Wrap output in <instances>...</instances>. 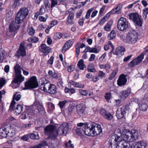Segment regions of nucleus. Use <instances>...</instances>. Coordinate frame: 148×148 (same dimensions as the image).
<instances>
[{
    "label": "nucleus",
    "mask_w": 148,
    "mask_h": 148,
    "mask_svg": "<svg viewBox=\"0 0 148 148\" xmlns=\"http://www.w3.org/2000/svg\"><path fill=\"white\" fill-rule=\"evenodd\" d=\"M66 101V100H64L62 101H60L59 103V105L61 108H63L65 106Z\"/></svg>",
    "instance_id": "nucleus-57"
},
{
    "label": "nucleus",
    "mask_w": 148,
    "mask_h": 148,
    "mask_svg": "<svg viewBox=\"0 0 148 148\" xmlns=\"http://www.w3.org/2000/svg\"><path fill=\"white\" fill-rule=\"evenodd\" d=\"M18 26L14 23H12L10 24L9 27V32H15L19 29Z\"/></svg>",
    "instance_id": "nucleus-28"
},
{
    "label": "nucleus",
    "mask_w": 148,
    "mask_h": 148,
    "mask_svg": "<svg viewBox=\"0 0 148 148\" xmlns=\"http://www.w3.org/2000/svg\"><path fill=\"white\" fill-rule=\"evenodd\" d=\"M131 92L130 88H128L127 90H123L121 92L119 96L121 99L122 100L125 99L128 97Z\"/></svg>",
    "instance_id": "nucleus-21"
},
{
    "label": "nucleus",
    "mask_w": 148,
    "mask_h": 148,
    "mask_svg": "<svg viewBox=\"0 0 148 148\" xmlns=\"http://www.w3.org/2000/svg\"><path fill=\"white\" fill-rule=\"evenodd\" d=\"M40 51L43 53H48L50 52L51 49L50 48L47 47L44 44H42L41 46Z\"/></svg>",
    "instance_id": "nucleus-31"
},
{
    "label": "nucleus",
    "mask_w": 148,
    "mask_h": 148,
    "mask_svg": "<svg viewBox=\"0 0 148 148\" xmlns=\"http://www.w3.org/2000/svg\"><path fill=\"white\" fill-rule=\"evenodd\" d=\"M77 113L80 116H83L85 114V107L83 104H80L76 106Z\"/></svg>",
    "instance_id": "nucleus-16"
},
{
    "label": "nucleus",
    "mask_w": 148,
    "mask_h": 148,
    "mask_svg": "<svg viewBox=\"0 0 148 148\" xmlns=\"http://www.w3.org/2000/svg\"><path fill=\"white\" fill-rule=\"evenodd\" d=\"M98 77L101 78H105L106 77V74L102 71H99L98 73Z\"/></svg>",
    "instance_id": "nucleus-47"
},
{
    "label": "nucleus",
    "mask_w": 148,
    "mask_h": 148,
    "mask_svg": "<svg viewBox=\"0 0 148 148\" xmlns=\"http://www.w3.org/2000/svg\"><path fill=\"white\" fill-rule=\"evenodd\" d=\"M32 107L27 109L25 111L27 115L29 117H30V116L34 114V112L32 109Z\"/></svg>",
    "instance_id": "nucleus-41"
},
{
    "label": "nucleus",
    "mask_w": 148,
    "mask_h": 148,
    "mask_svg": "<svg viewBox=\"0 0 148 148\" xmlns=\"http://www.w3.org/2000/svg\"><path fill=\"white\" fill-rule=\"evenodd\" d=\"M92 10V8L88 10L85 16L86 18L88 19L89 18L90 13Z\"/></svg>",
    "instance_id": "nucleus-56"
},
{
    "label": "nucleus",
    "mask_w": 148,
    "mask_h": 148,
    "mask_svg": "<svg viewBox=\"0 0 148 148\" xmlns=\"http://www.w3.org/2000/svg\"><path fill=\"white\" fill-rule=\"evenodd\" d=\"M125 51V49L124 47H118L116 49L115 53L114 54L116 55L119 57H121L124 54Z\"/></svg>",
    "instance_id": "nucleus-24"
},
{
    "label": "nucleus",
    "mask_w": 148,
    "mask_h": 148,
    "mask_svg": "<svg viewBox=\"0 0 148 148\" xmlns=\"http://www.w3.org/2000/svg\"><path fill=\"white\" fill-rule=\"evenodd\" d=\"M73 42L71 40H69L67 41L64 45L62 49V51L63 53L65 52L66 50L70 47L73 44Z\"/></svg>",
    "instance_id": "nucleus-27"
},
{
    "label": "nucleus",
    "mask_w": 148,
    "mask_h": 148,
    "mask_svg": "<svg viewBox=\"0 0 148 148\" xmlns=\"http://www.w3.org/2000/svg\"><path fill=\"white\" fill-rule=\"evenodd\" d=\"M75 109V107L73 106H69L68 109V113L70 115L73 113L74 112V110Z\"/></svg>",
    "instance_id": "nucleus-45"
},
{
    "label": "nucleus",
    "mask_w": 148,
    "mask_h": 148,
    "mask_svg": "<svg viewBox=\"0 0 148 148\" xmlns=\"http://www.w3.org/2000/svg\"><path fill=\"white\" fill-rule=\"evenodd\" d=\"M94 65L93 64H90L88 68V71L89 72L95 73L96 72V70L94 68Z\"/></svg>",
    "instance_id": "nucleus-39"
},
{
    "label": "nucleus",
    "mask_w": 148,
    "mask_h": 148,
    "mask_svg": "<svg viewBox=\"0 0 148 148\" xmlns=\"http://www.w3.org/2000/svg\"><path fill=\"white\" fill-rule=\"evenodd\" d=\"M112 24V22L110 21L107 23L106 25L104 27L105 30L107 31H109L110 30Z\"/></svg>",
    "instance_id": "nucleus-36"
},
{
    "label": "nucleus",
    "mask_w": 148,
    "mask_h": 148,
    "mask_svg": "<svg viewBox=\"0 0 148 148\" xmlns=\"http://www.w3.org/2000/svg\"><path fill=\"white\" fill-rule=\"evenodd\" d=\"M84 133L87 135L93 136L92 128H91V125L89 127H86L84 131Z\"/></svg>",
    "instance_id": "nucleus-29"
},
{
    "label": "nucleus",
    "mask_w": 148,
    "mask_h": 148,
    "mask_svg": "<svg viewBox=\"0 0 148 148\" xmlns=\"http://www.w3.org/2000/svg\"><path fill=\"white\" fill-rule=\"evenodd\" d=\"M114 136L115 138L113 141L117 142L121 141V132L120 129L118 128L116 129L114 132Z\"/></svg>",
    "instance_id": "nucleus-23"
},
{
    "label": "nucleus",
    "mask_w": 148,
    "mask_h": 148,
    "mask_svg": "<svg viewBox=\"0 0 148 148\" xmlns=\"http://www.w3.org/2000/svg\"><path fill=\"white\" fill-rule=\"evenodd\" d=\"M62 34L60 33H55L53 37V38L55 40L60 39L62 37Z\"/></svg>",
    "instance_id": "nucleus-43"
},
{
    "label": "nucleus",
    "mask_w": 148,
    "mask_h": 148,
    "mask_svg": "<svg viewBox=\"0 0 148 148\" xmlns=\"http://www.w3.org/2000/svg\"><path fill=\"white\" fill-rule=\"evenodd\" d=\"M101 47L99 46H96L92 48L91 53H98L100 51Z\"/></svg>",
    "instance_id": "nucleus-35"
},
{
    "label": "nucleus",
    "mask_w": 148,
    "mask_h": 148,
    "mask_svg": "<svg viewBox=\"0 0 148 148\" xmlns=\"http://www.w3.org/2000/svg\"><path fill=\"white\" fill-rule=\"evenodd\" d=\"M106 56V53L103 54L99 59L98 61L99 62L101 63L103 60L105 58Z\"/></svg>",
    "instance_id": "nucleus-55"
},
{
    "label": "nucleus",
    "mask_w": 148,
    "mask_h": 148,
    "mask_svg": "<svg viewBox=\"0 0 148 148\" xmlns=\"http://www.w3.org/2000/svg\"><path fill=\"white\" fill-rule=\"evenodd\" d=\"M118 70L117 69H116L114 70L110 74L109 77V79L110 80L114 78L116 74L117 73Z\"/></svg>",
    "instance_id": "nucleus-38"
},
{
    "label": "nucleus",
    "mask_w": 148,
    "mask_h": 148,
    "mask_svg": "<svg viewBox=\"0 0 148 148\" xmlns=\"http://www.w3.org/2000/svg\"><path fill=\"white\" fill-rule=\"evenodd\" d=\"M77 65L78 67L82 70H84L86 68V65L84 63V61L82 59L80 60L79 61Z\"/></svg>",
    "instance_id": "nucleus-34"
},
{
    "label": "nucleus",
    "mask_w": 148,
    "mask_h": 148,
    "mask_svg": "<svg viewBox=\"0 0 148 148\" xmlns=\"http://www.w3.org/2000/svg\"><path fill=\"white\" fill-rule=\"evenodd\" d=\"M82 12L81 10H79L76 13V16L77 18H79L81 16Z\"/></svg>",
    "instance_id": "nucleus-61"
},
{
    "label": "nucleus",
    "mask_w": 148,
    "mask_h": 148,
    "mask_svg": "<svg viewBox=\"0 0 148 148\" xmlns=\"http://www.w3.org/2000/svg\"><path fill=\"white\" fill-rule=\"evenodd\" d=\"M34 109V111L37 113H39L43 111L44 108L42 104L39 102H34L32 106Z\"/></svg>",
    "instance_id": "nucleus-13"
},
{
    "label": "nucleus",
    "mask_w": 148,
    "mask_h": 148,
    "mask_svg": "<svg viewBox=\"0 0 148 148\" xmlns=\"http://www.w3.org/2000/svg\"><path fill=\"white\" fill-rule=\"evenodd\" d=\"M38 86V83L37 82L36 77L33 76L31 77L27 82L25 84V86L26 89H30L36 88Z\"/></svg>",
    "instance_id": "nucleus-6"
},
{
    "label": "nucleus",
    "mask_w": 148,
    "mask_h": 148,
    "mask_svg": "<svg viewBox=\"0 0 148 148\" xmlns=\"http://www.w3.org/2000/svg\"><path fill=\"white\" fill-rule=\"evenodd\" d=\"M79 92L81 95L84 96H86L88 93V92L87 90H83L82 89H79Z\"/></svg>",
    "instance_id": "nucleus-48"
},
{
    "label": "nucleus",
    "mask_w": 148,
    "mask_h": 148,
    "mask_svg": "<svg viewBox=\"0 0 148 148\" xmlns=\"http://www.w3.org/2000/svg\"><path fill=\"white\" fill-rule=\"evenodd\" d=\"M138 39L137 32L134 30H130L126 36L127 42L130 44H134L136 42Z\"/></svg>",
    "instance_id": "nucleus-4"
},
{
    "label": "nucleus",
    "mask_w": 148,
    "mask_h": 148,
    "mask_svg": "<svg viewBox=\"0 0 148 148\" xmlns=\"http://www.w3.org/2000/svg\"><path fill=\"white\" fill-rule=\"evenodd\" d=\"M138 136L137 131L132 130L131 131L124 129L122 132L121 141H124L126 143L132 142L136 140Z\"/></svg>",
    "instance_id": "nucleus-2"
},
{
    "label": "nucleus",
    "mask_w": 148,
    "mask_h": 148,
    "mask_svg": "<svg viewBox=\"0 0 148 148\" xmlns=\"http://www.w3.org/2000/svg\"><path fill=\"white\" fill-rule=\"evenodd\" d=\"M28 10L27 8L21 9L16 14L15 18L16 23L19 24L22 23L28 15Z\"/></svg>",
    "instance_id": "nucleus-3"
},
{
    "label": "nucleus",
    "mask_w": 148,
    "mask_h": 148,
    "mask_svg": "<svg viewBox=\"0 0 148 148\" xmlns=\"http://www.w3.org/2000/svg\"><path fill=\"white\" fill-rule=\"evenodd\" d=\"M23 110V107L21 104H18L14 107L13 111L14 113L16 115L20 114Z\"/></svg>",
    "instance_id": "nucleus-25"
},
{
    "label": "nucleus",
    "mask_w": 148,
    "mask_h": 148,
    "mask_svg": "<svg viewBox=\"0 0 148 148\" xmlns=\"http://www.w3.org/2000/svg\"><path fill=\"white\" fill-rule=\"evenodd\" d=\"M80 46L79 45L77 44L75 47V51L76 53V56L77 57L79 55V53L80 52L79 50Z\"/></svg>",
    "instance_id": "nucleus-53"
},
{
    "label": "nucleus",
    "mask_w": 148,
    "mask_h": 148,
    "mask_svg": "<svg viewBox=\"0 0 148 148\" xmlns=\"http://www.w3.org/2000/svg\"><path fill=\"white\" fill-rule=\"evenodd\" d=\"M39 83L41 84L40 86V89L45 92H47L48 90L51 85L50 83L46 81L44 78L41 79V81Z\"/></svg>",
    "instance_id": "nucleus-9"
},
{
    "label": "nucleus",
    "mask_w": 148,
    "mask_h": 148,
    "mask_svg": "<svg viewBox=\"0 0 148 148\" xmlns=\"http://www.w3.org/2000/svg\"><path fill=\"white\" fill-rule=\"evenodd\" d=\"M75 130L77 134L79 135H82L83 133H84V131L81 127H75Z\"/></svg>",
    "instance_id": "nucleus-37"
},
{
    "label": "nucleus",
    "mask_w": 148,
    "mask_h": 148,
    "mask_svg": "<svg viewBox=\"0 0 148 148\" xmlns=\"http://www.w3.org/2000/svg\"><path fill=\"white\" fill-rule=\"evenodd\" d=\"M65 14H68V16L66 19L67 23L71 25L73 24L74 16L73 13L67 10L65 12Z\"/></svg>",
    "instance_id": "nucleus-15"
},
{
    "label": "nucleus",
    "mask_w": 148,
    "mask_h": 148,
    "mask_svg": "<svg viewBox=\"0 0 148 148\" xmlns=\"http://www.w3.org/2000/svg\"><path fill=\"white\" fill-rule=\"evenodd\" d=\"M116 34L115 32L112 31L108 35V38L110 40H111L114 38L116 36Z\"/></svg>",
    "instance_id": "nucleus-42"
},
{
    "label": "nucleus",
    "mask_w": 148,
    "mask_h": 148,
    "mask_svg": "<svg viewBox=\"0 0 148 148\" xmlns=\"http://www.w3.org/2000/svg\"><path fill=\"white\" fill-rule=\"evenodd\" d=\"M99 79V78L98 76H93L92 78V81L94 82H96Z\"/></svg>",
    "instance_id": "nucleus-64"
},
{
    "label": "nucleus",
    "mask_w": 148,
    "mask_h": 148,
    "mask_svg": "<svg viewBox=\"0 0 148 148\" xmlns=\"http://www.w3.org/2000/svg\"><path fill=\"white\" fill-rule=\"evenodd\" d=\"M68 123H64L60 125L57 130H56L55 126H48L45 128V134L48 136L51 139H55L58 135H63L66 133L68 128Z\"/></svg>",
    "instance_id": "nucleus-1"
},
{
    "label": "nucleus",
    "mask_w": 148,
    "mask_h": 148,
    "mask_svg": "<svg viewBox=\"0 0 148 148\" xmlns=\"http://www.w3.org/2000/svg\"><path fill=\"white\" fill-rule=\"evenodd\" d=\"M21 97V95L20 94H18V93H16L14 95L13 97V100L11 103L9 110L10 111L13 109V106L15 104V102L14 100H15L16 101H18L20 99Z\"/></svg>",
    "instance_id": "nucleus-22"
},
{
    "label": "nucleus",
    "mask_w": 148,
    "mask_h": 148,
    "mask_svg": "<svg viewBox=\"0 0 148 148\" xmlns=\"http://www.w3.org/2000/svg\"><path fill=\"white\" fill-rule=\"evenodd\" d=\"M14 69L16 74V77H23L21 74V68L19 64H16L14 66Z\"/></svg>",
    "instance_id": "nucleus-26"
},
{
    "label": "nucleus",
    "mask_w": 148,
    "mask_h": 148,
    "mask_svg": "<svg viewBox=\"0 0 148 148\" xmlns=\"http://www.w3.org/2000/svg\"><path fill=\"white\" fill-rule=\"evenodd\" d=\"M54 58L53 56H51L50 59L48 61L47 63L49 64L52 65L53 64Z\"/></svg>",
    "instance_id": "nucleus-62"
},
{
    "label": "nucleus",
    "mask_w": 148,
    "mask_h": 148,
    "mask_svg": "<svg viewBox=\"0 0 148 148\" xmlns=\"http://www.w3.org/2000/svg\"><path fill=\"white\" fill-rule=\"evenodd\" d=\"M57 92L56 86L53 84H51L48 90L47 93L50 94H55Z\"/></svg>",
    "instance_id": "nucleus-32"
},
{
    "label": "nucleus",
    "mask_w": 148,
    "mask_h": 148,
    "mask_svg": "<svg viewBox=\"0 0 148 148\" xmlns=\"http://www.w3.org/2000/svg\"><path fill=\"white\" fill-rule=\"evenodd\" d=\"M129 16L130 19L132 20L135 23L136 26L141 27L142 26V22L137 13H131L129 14Z\"/></svg>",
    "instance_id": "nucleus-7"
},
{
    "label": "nucleus",
    "mask_w": 148,
    "mask_h": 148,
    "mask_svg": "<svg viewBox=\"0 0 148 148\" xmlns=\"http://www.w3.org/2000/svg\"><path fill=\"white\" fill-rule=\"evenodd\" d=\"M31 40L32 42H36L38 41V39L37 37L34 36L31 38Z\"/></svg>",
    "instance_id": "nucleus-59"
},
{
    "label": "nucleus",
    "mask_w": 148,
    "mask_h": 148,
    "mask_svg": "<svg viewBox=\"0 0 148 148\" xmlns=\"http://www.w3.org/2000/svg\"><path fill=\"white\" fill-rule=\"evenodd\" d=\"M147 142L140 141L135 142L131 147V148H145L147 146Z\"/></svg>",
    "instance_id": "nucleus-17"
},
{
    "label": "nucleus",
    "mask_w": 148,
    "mask_h": 148,
    "mask_svg": "<svg viewBox=\"0 0 148 148\" xmlns=\"http://www.w3.org/2000/svg\"><path fill=\"white\" fill-rule=\"evenodd\" d=\"M145 54L144 52L142 53L136 58L130 62V65L134 67L139 64L143 59Z\"/></svg>",
    "instance_id": "nucleus-10"
},
{
    "label": "nucleus",
    "mask_w": 148,
    "mask_h": 148,
    "mask_svg": "<svg viewBox=\"0 0 148 148\" xmlns=\"http://www.w3.org/2000/svg\"><path fill=\"white\" fill-rule=\"evenodd\" d=\"M107 113V111L104 109H101L100 111V113L102 115L103 117L105 116L106 113Z\"/></svg>",
    "instance_id": "nucleus-63"
},
{
    "label": "nucleus",
    "mask_w": 148,
    "mask_h": 148,
    "mask_svg": "<svg viewBox=\"0 0 148 148\" xmlns=\"http://www.w3.org/2000/svg\"><path fill=\"white\" fill-rule=\"evenodd\" d=\"M25 45L26 43L25 42H23L21 43L19 48L17 51L18 57L20 56L24 57L26 55Z\"/></svg>",
    "instance_id": "nucleus-11"
},
{
    "label": "nucleus",
    "mask_w": 148,
    "mask_h": 148,
    "mask_svg": "<svg viewBox=\"0 0 148 148\" xmlns=\"http://www.w3.org/2000/svg\"><path fill=\"white\" fill-rule=\"evenodd\" d=\"M111 68V65L109 63H106L105 64V68L106 71H109Z\"/></svg>",
    "instance_id": "nucleus-60"
},
{
    "label": "nucleus",
    "mask_w": 148,
    "mask_h": 148,
    "mask_svg": "<svg viewBox=\"0 0 148 148\" xmlns=\"http://www.w3.org/2000/svg\"><path fill=\"white\" fill-rule=\"evenodd\" d=\"M50 1L51 2V8H53L55 5L58 4V0H50Z\"/></svg>",
    "instance_id": "nucleus-50"
},
{
    "label": "nucleus",
    "mask_w": 148,
    "mask_h": 148,
    "mask_svg": "<svg viewBox=\"0 0 148 148\" xmlns=\"http://www.w3.org/2000/svg\"><path fill=\"white\" fill-rule=\"evenodd\" d=\"M115 143L116 145L115 148H129L130 146L129 143H126L124 141L115 142Z\"/></svg>",
    "instance_id": "nucleus-18"
},
{
    "label": "nucleus",
    "mask_w": 148,
    "mask_h": 148,
    "mask_svg": "<svg viewBox=\"0 0 148 148\" xmlns=\"http://www.w3.org/2000/svg\"><path fill=\"white\" fill-rule=\"evenodd\" d=\"M30 138L33 139L38 140L39 138V136L38 134H31L30 135Z\"/></svg>",
    "instance_id": "nucleus-46"
},
{
    "label": "nucleus",
    "mask_w": 148,
    "mask_h": 148,
    "mask_svg": "<svg viewBox=\"0 0 148 148\" xmlns=\"http://www.w3.org/2000/svg\"><path fill=\"white\" fill-rule=\"evenodd\" d=\"M69 85L70 84L72 85L74 87L80 88H82L84 87V85L80 82H77L73 81H71L69 82Z\"/></svg>",
    "instance_id": "nucleus-30"
},
{
    "label": "nucleus",
    "mask_w": 148,
    "mask_h": 148,
    "mask_svg": "<svg viewBox=\"0 0 148 148\" xmlns=\"http://www.w3.org/2000/svg\"><path fill=\"white\" fill-rule=\"evenodd\" d=\"M24 78L23 77H16L12 82V86L13 88H17L20 83L24 81Z\"/></svg>",
    "instance_id": "nucleus-14"
},
{
    "label": "nucleus",
    "mask_w": 148,
    "mask_h": 148,
    "mask_svg": "<svg viewBox=\"0 0 148 148\" xmlns=\"http://www.w3.org/2000/svg\"><path fill=\"white\" fill-rule=\"evenodd\" d=\"M35 31L34 29L31 26H29L27 29V33L30 35H33Z\"/></svg>",
    "instance_id": "nucleus-40"
},
{
    "label": "nucleus",
    "mask_w": 148,
    "mask_h": 148,
    "mask_svg": "<svg viewBox=\"0 0 148 148\" xmlns=\"http://www.w3.org/2000/svg\"><path fill=\"white\" fill-rule=\"evenodd\" d=\"M104 117L106 119L110 120L112 119L113 116L110 113H108L107 112L106 114Z\"/></svg>",
    "instance_id": "nucleus-49"
},
{
    "label": "nucleus",
    "mask_w": 148,
    "mask_h": 148,
    "mask_svg": "<svg viewBox=\"0 0 148 148\" xmlns=\"http://www.w3.org/2000/svg\"><path fill=\"white\" fill-rule=\"evenodd\" d=\"M147 14H148V8L144 9L143 11V17L144 18H147Z\"/></svg>",
    "instance_id": "nucleus-51"
},
{
    "label": "nucleus",
    "mask_w": 148,
    "mask_h": 148,
    "mask_svg": "<svg viewBox=\"0 0 148 148\" xmlns=\"http://www.w3.org/2000/svg\"><path fill=\"white\" fill-rule=\"evenodd\" d=\"M14 135V133L12 132H8L7 133H5V136H3V137L10 138L12 137Z\"/></svg>",
    "instance_id": "nucleus-44"
},
{
    "label": "nucleus",
    "mask_w": 148,
    "mask_h": 148,
    "mask_svg": "<svg viewBox=\"0 0 148 148\" xmlns=\"http://www.w3.org/2000/svg\"><path fill=\"white\" fill-rule=\"evenodd\" d=\"M5 81L3 78H0V88L2 87L5 83Z\"/></svg>",
    "instance_id": "nucleus-58"
},
{
    "label": "nucleus",
    "mask_w": 148,
    "mask_h": 148,
    "mask_svg": "<svg viewBox=\"0 0 148 148\" xmlns=\"http://www.w3.org/2000/svg\"><path fill=\"white\" fill-rule=\"evenodd\" d=\"M93 136H96L99 134L102 131L100 125L95 123H93L91 125Z\"/></svg>",
    "instance_id": "nucleus-12"
},
{
    "label": "nucleus",
    "mask_w": 148,
    "mask_h": 148,
    "mask_svg": "<svg viewBox=\"0 0 148 148\" xmlns=\"http://www.w3.org/2000/svg\"><path fill=\"white\" fill-rule=\"evenodd\" d=\"M75 66L74 65H71L69 66L68 68V71L69 72L73 71L75 69Z\"/></svg>",
    "instance_id": "nucleus-54"
},
{
    "label": "nucleus",
    "mask_w": 148,
    "mask_h": 148,
    "mask_svg": "<svg viewBox=\"0 0 148 148\" xmlns=\"http://www.w3.org/2000/svg\"><path fill=\"white\" fill-rule=\"evenodd\" d=\"M127 81L125 75L122 74L119 76L117 80V84L119 86H122L125 85Z\"/></svg>",
    "instance_id": "nucleus-20"
},
{
    "label": "nucleus",
    "mask_w": 148,
    "mask_h": 148,
    "mask_svg": "<svg viewBox=\"0 0 148 148\" xmlns=\"http://www.w3.org/2000/svg\"><path fill=\"white\" fill-rule=\"evenodd\" d=\"M58 21L56 20H53L51 22L50 24L48 25L50 26V28H51L54 26L57 25L58 24Z\"/></svg>",
    "instance_id": "nucleus-52"
},
{
    "label": "nucleus",
    "mask_w": 148,
    "mask_h": 148,
    "mask_svg": "<svg viewBox=\"0 0 148 148\" xmlns=\"http://www.w3.org/2000/svg\"><path fill=\"white\" fill-rule=\"evenodd\" d=\"M148 106L145 103H144L143 101L140 102L139 104V109L142 111H145L147 108Z\"/></svg>",
    "instance_id": "nucleus-33"
},
{
    "label": "nucleus",
    "mask_w": 148,
    "mask_h": 148,
    "mask_svg": "<svg viewBox=\"0 0 148 148\" xmlns=\"http://www.w3.org/2000/svg\"><path fill=\"white\" fill-rule=\"evenodd\" d=\"M128 27V22L126 18L123 17L120 18L117 22V28L120 31H124Z\"/></svg>",
    "instance_id": "nucleus-5"
},
{
    "label": "nucleus",
    "mask_w": 148,
    "mask_h": 148,
    "mask_svg": "<svg viewBox=\"0 0 148 148\" xmlns=\"http://www.w3.org/2000/svg\"><path fill=\"white\" fill-rule=\"evenodd\" d=\"M121 10V6H118L114 9L112 10L110 12L108 13L104 17H105V18L107 20L111 14L114 13L119 14L120 13Z\"/></svg>",
    "instance_id": "nucleus-19"
},
{
    "label": "nucleus",
    "mask_w": 148,
    "mask_h": 148,
    "mask_svg": "<svg viewBox=\"0 0 148 148\" xmlns=\"http://www.w3.org/2000/svg\"><path fill=\"white\" fill-rule=\"evenodd\" d=\"M129 107L127 106H125L117 109L116 115L118 119L123 118L125 114L128 110Z\"/></svg>",
    "instance_id": "nucleus-8"
}]
</instances>
